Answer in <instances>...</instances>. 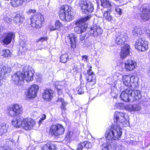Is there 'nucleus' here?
Instances as JSON below:
<instances>
[{"label": "nucleus", "mask_w": 150, "mask_h": 150, "mask_svg": "<svg viewBox=\"0 0 150 150\" xmlns=\"http://www.w3.org/2000/svg\"><path fill=\"white\" fill-rule=\"evenodd\" d=\"M120 125L116 123L112 125L106 132L105 137L106 139L109 141L117 140L119 139L122 134V129Z\"/></svg>", "instance_id": "nucleus-2"}, {"label": "nucleus", "mask_w": 150, "mask_h": 150, "mask_svg": "<svg viewBox=\"0 0 150 150\" xmlns=\"http://www.w3.org/2000/svg\"><path fill=\"white\" fill-rule=\"evenodd\" d=\"M1 31H2V30H1V27H0V34L1 33Z\"/></svg>", "instance_id": "nucleus-61"}, {"label": "nucleus", "mask_w": 150, "mask_h": 150, "mask_svg": "<svg viewBox=\"0 0 150 150\" xmlns=\"http://www.w3.org/2000/svg\"><path fill=\"white\" fill-rule=\"evenodd\" d=\"M54 94V92L52 90L47 89L44 91L42 97L44 99L50 100L52 98Z\"/></svg>", "instance_id": "nucleus-20"}, {"label": "nucleus", "mask_w": 150, "mask_h": 150, "mask_svg": "<svg viewBox=\"0 0 150 150\" xmlns=\"http://www.w3.org/2000/svg\"><path fill=\"white\" fill-rule=\"evenodd\" d=\"M127 37L126 34L118 33L115 35V42L118 45H123L126 40Z\"/></svg>", "instance_id": "nucleus-17"}, {"label": "nucleus", "mask_w": 150, "mask_h": 150, "mask_svg": "<svg viewBox=\"0 0 150 150\" xmlns=\"http://www.w3.org/2000/svg\"><path fill=\"white\" fill-rule=\"evenodd\" d=\"M65 83V82L64 81H62V82H60L59 84L60 85H62V86H63V84H64Z\"/></svg>", "instance_id": "nucleus-60"}, {"label": "nucleus", "mask_w": 150, "mask_h": 150, "mask_svg": "<svg viewBox=\"0 0 150 150\" xmlns=\"http://www.w3.org/2000/svg\"><path fill=\"white\" fill-rule=\"evenodd\" d=\"M47 38L46 37H42L38 39L37 40V42H42L44 41H46L47 40Z\"/></svg>", "instance_id": "nucleus-46"}, {"label": "nucleus", "mask_w": 150, "mask_h": 150, "mask_svg": "<svg viewBox=\"0 0 150 150\" xmlns=\"http://www.w3.org/2000/svg\"><path fill=\"white\" fill-rule=\"evenodd\" d=\"M102 32V30L99 26L94 25L90 29L88 33H86L85 36L81 35H80L79 39L81 41H82L84 40L85 37L88 38L89 34L90 35L96 36L101 34Z\"/></svg>", "instance_id": "nucleus-7"}, {"label": "nucleus", "mask_w": 150, "mask_h": 150, "mask_svg": "<svg viewBox=\"0 0 150 150\" xmlns=\"http://www.w3.org/2000/svg\"><path fill=\"white\" fill-rule=\"evenodd\" d=\"M29 68L28 66H26L23 68V71L24 73V74L20 71L17 72L13 74L12 77V80L15 84H21L24 78L27 82L33 80L34 71L30 67L29 68Z\"/></svg>", "instance_id": "nucleus-1"}, {"label": "nucleus", "mask_w": 150, "mask_h": 150, "mask_svg": "<svg viewBox=\"0 0 150 150\" xmlns=\"http://www.w3.org/2000/svg\"><path fill=\"white\" fill-rule=\"evenodd\" d=\"M60 18L62 21H70L73 19V16L71 15V9L67 5L62 6L59 13Z\"/></svg>", "instance_id": "nucleus-4"}, {"label": "nucleus", "mask_w": 150, "mask_h": 150, "mask_svg": "<svg viewBox=\"0 0 150 150\" xmlns=\"http://www.w3.org/2000/svg\"><path fill=\"white\" fill-rule=\"evenodd\" d=\"M36 12V11L35 10L29 9L27 11L26 13L28 14H30L32 13H34Z\"/></svg>", "instance_id": "nucleus-51"}, {"label": "nucleus", "mask_w": 150, "mask_h": 150, "mask_svg": "<svg viewBox=\"0 0 150 150\" xmlns=\"http://www.w3.org/2000/svg\"><path fill=\"white\" fill-rule=\"evenodd\" d=\"M73 132L71 131H69L67 132L66 135V138L68 139H70L72 136Z\"/></svg>", "instance_id": "nucleus-49"}, {"label": "nucleus", "mask_w": 150, "mask_h": 150, "mask_svg": "<svg viewBox=\"0 0 150 150\" xmlns=\"http://www.w3.org/2000/svg\"><path fill=\"white\" fill-rule=\"evenodd\" d=\"M56 145L52 143H48L44 144L41 148V150H55Z\"/></svg>", "instance_id": "nucleus-24"}, {"label": "nucleus", "mask_w": 150, "mask_h": 150, "mask_svg": "<svg viewBox=\"0 0 150 150\" xmlns=\"http://www.w3.org/2000/svg\"><path fill=\"white\" fill-rule=\"evenodd\" d=\"M123 104L121 103H117L115 104V107L117 109H120L123 108Z\"/></svg>", "instance_id": "nucleus-47"}, {"label": "nucleus", "mask_w": 150, "mask_h": 150, "mask_svg": "<svg viewBox=\"0 0 150 150\" xmlns=\"http://www.w3.org/2000/svg\"><path fill=\"white\" fill-rule=\"evenodd\" d=\"M0 54L4 57H9L11 56V53L8 50H4L0 53Z\"/></svg>", "instance_id": "nucleus-34"}, {"label": "nucleus", "mask_w": 150, "mask_h": 150, "mask_svg": "<svg viewBox=\"0 0 150 150\" xmlns=\"http://www.w3.org/2000/svg\"><path fill=\"white\" fill-rule=\"evenodd\" d=\"M6 149V150H12V149H11L9 148Z\"/></svg>", "instance_id": "nucleus-62"}, {"label": "nucleus", "mask_w": 150, "mask_h": 150, "mask_svg": "<svg viewBox=\"0 0 150 150\" xmlns=\"http://www.w3.org/2000/svg\"><path fill=\"white\" fill-rule=\"evenodd\" d=\"M68 56L67 54H64L62 55L60 57V61L61 62L66 63L68 59Z\"/></svg>", "instance_id": "nucleus-39"}, {"label": "nucleus", "mask_w": 150, "mask_h": 150, "mask_svg": "<svg viewBox=\"0 0 150 150\" xmlns=\"http://www.w3.org/2000/svg\"><path fill=\"white\" fill-rule=\"evenodd\" d=\"M22 118L19 117L14 118L11 121L12 125L14 127L19 128L22 127Z\"/></svg>", "instance_id": "nucleus-25"}, {"label": "nucleus", "mask_w": 150, "mask_h": 150, "mask_svg": "<svg viewBox=\"0 0 150 150\" xmlns=\"http://www.w3.org/2000/svg\"><path fill=\"white\" fill-rule=\"evenodd\" d=\"M92 67L90 66L89 69L87 70V73L85 75V78L90 84L93 85L96 82V76L93 72L91 71Z\"/></svg>", "instance_id": "nucleus-14"}, {"label": "nucleus", "mask_w": 150, "mask_h": 150, "mask_svg": "<svg viewBox=\"0 0 150 150\" xmlns=\"http://www.w3.org/2000/svg\"><path fill=\"white\" fill-rule=\"evenodd\" d=\"M24 0H10V3L12 7H16L22 4Z\"/></svg>", "instance_id": "nucleus-29"}, {"label": "nucleus", "mask_w": 150, "mask_h": 150, "mask_svg": "<svg viewBox=\"0 0 150 150\" xmlns=\"http://www.w3.org/2000/svg\"><path fill=\"white\" fill-rule=\"evenodd\" d=\"M115 11L119 14L120 15L121 14L122 11L121 9L119 8H116L115 9Z\"/></svg>", "instance_id": "nucleus-52"}, {"label": "nucleus", "mask_w": 150, "mask_h": 150, "mask_svg": "<svg viewBox=\"0 0 150 150\" xmlns=\"http://www.w3.org/2000/svg\"><path fill=\"white\" fill-rule=\"evenodd\" d=\"M111 12L110 10L109 9L105 11L103 13V18L109 21H110L112 23L114 22L115 21L112 19V17L110 14Z\"/></svg>", "instance_id": "nucleus-26"}, {"label": "nucleus", "mask_w": 150, "mask_h": 150, "mask_svg": "<svg viewBox=\"0 0 150 150\" xmlns=\"http://www.w3.org/2000/svg\"><path fill=\"white\" fill-rule=\"evenodd\" d=\"M125 114L122 112H115L114 115V121L115 122H119L123 125L126 127L129 125V120L125 117Z\"/></svg>", "instance_id": "nucleus-10"}, {"label": "nucleus", "mask_w": 150, "mask_h": 150, "mask_svg": "<svg viewBox=\"0 0 150 150\" xmlns=\"http://www.w3.org/2000/svg\"><path fill=\"white\" fill-rule=\"evenodd\" d=\"M82 59L84 61H86L87 59L88 56L87 55H84L82 56Z\"/></svg>", "instance_id": "nucleus-54"}, {"label": "nucleus", "mask_w": 150, "mask_h": 150, "mask_svg": "<svg viewBox=\"0 0 150 150\" xmlns=\"http://www.w3.org/2000/svg\"><path fill=\"white\" fill-rule=\"evenodd\" d=\"M73 70L75 72H77L79 71V68L76 64H74L73 67Z\"/></svg>", "instance_id": "nucleus-50"}, {"label": "nucleus", "mask_w": 150, "mask_h": 150, "mask_svg": "<svg viewBox=\"0 0 150 150\" xmlns=\"http://www.w3.org/2000/svg\"><path fill=\"white\" fill-rule=\"evenodd\" d=\"M13 20L16 23L20 24L23 21L24 17L23 16L21 15L20 14H17L16 15L15 17L14 18Z\"/></svg>", "instance_id": "nucleus-30"}, {"label": "nucleus", "mask_w": 150, "mask_h": 150, "mask_svg": "<svg viewBox=\"0 0 150 150\" xmlns=\"http://www.w3.org/2000/svg\"><path fill=\"white\" fill-rule=\"evenodd\" d=\"M91 17L90 15L86 17L77 20L76 22V26L74 28V30L78 34H81L85 32L88 27L87 24L86 22Z\"/></svg>", "instance_id": "nucleus-3"}, {"label": "nucleus", "mask_w": 150, "mask_h": 150, "mask_svg": "<svg viewBox=\"0 0 150 150\" xmlns=\"http://www.w3.org/2000/svg\"><path fill=\"white\" fill-rule=\"evenodd\" d=\"M8 113L11 117H14L21 114L23 111L22 106L17 104H14L8 108Z\"/></svg>", "instance_id": "nucleus-8"}, {"label": "nucleus", "mask_w": 150, "mask_h": 150, "mask_svg": "<svg viewBox=\"0 0 150 150\" xmlns=\"http://www.w3.org/2000/svg\"><path fill=\"white\" fill-rule=\"evenodd\" d=\"M4 21L6 23H11L12 21V18L10 15L6 14L4 18Z\"/></svg>", "instance_id": "nucleus-36"}, {"label": "nucleus", "mask_w": 150, "mask_h": 150, "mask_svg": "<svg viewBox=\"0 0 150 150\" xmlns=\"http://www.w3.org/2000/svg\"><path fill=\"white\" fill-rule=\"evenodd\" d=\"M85 88V86L83 84H80V86L77 88L78 94H81L83 93Z\"/></svg>", "instance_id": "nucleus-37"}, {"label": "nucleus", "mask_w": 150, "mask_h": 150, "mask_svg": "<svg viewBox=\"0 0 150 150\" xmlns=\"http://www.w3.org/2000/svg\"><path fill=\"white\" fill-rule=\"evenodd\" d=\"M57 91L58 92V93H59V94H61L62 92V90L59 89H57Z\"/></svg>", "instance_id": "nucleus-58"}, {"label": "nucleus", "mask_w": 150, "mask_h": 150, "mask_svg": "<svg viewBox=\"0 0 150 150\" xmlns=\"http://www.w3.org/2000/svg\"><path fill=\"white\" fill-rule=\"evenodd\" d=\"M131 89L128 88L123 91L120 95V97L122 100L125 102H129L131 100L130 96Z\"/></svg>", "instance_id": "nucleus-18"}, {"label": "nucleus", "mask_w": 150, "mask_h": 150, "mask_svg": "<svg viewBox=\"0 0 150 150\" xmlns=\"http://www.w3.org/2000/svg\"><path fill=\"white\" fill-rule=\"evenodd\" d=\"M142 30L138 26H135L132 30V34L135 36H137L141 34Z\"/></svg>", "instance_id": "nucleus-32"}, {"label": "nucleus", "mask_w": 150, "mask_h": 150, "mask_svg": "<svg viewBox=\"0 0 150 150\" xmlns=\"http://www.w3.org/2000/svg\"><path fill=\"white\" fill-rule=\"evenodd\" d=\"M67 39L70 42L71 47L73 48H75L76 42L75 35L73 34H71L67 36Z\"/></svg>", "instance_id": "nucleus-27"}, {"label": "nucleus", "mask_w": 150, "mask_h": 150, "mask_svg": "<svg viewBox=\"0 0 150 150\" xmlns=\"http://www.w3.org/2000/svg\"><path fill=\"white\" fill-rule=\"evenodd\" d=\"M68 1H71L72 0H67Z\"/></svg>", "instance_id": "nucleus-64"}, {"label": "nucleus", "mask_w": 150, "mask_h": 150, "mask_svg": "<svg viewBox=\"0 0 150 150\" xmlns=\"http://www.w3.org/2000/svg\"><path fill=\"white\" fill-rule=\"evenodd\" d=\"M83 148H84V146L83 145V142L81 143L78 145L77 146V150H82Z\"/></svg>", "instance_id": "nucleus-48"}, {"label": "nucleus", "mask_w": 150, "mask_h": 150, "mask_svg": "<svg viewBox=\"0 0 150 150\" xmlns=\"http://www.w3.org/2000/svg\"><path fill=\"white\" fill-rule=\"evenodd\" d=\"M0 68L3 71L2 74L4 76L6 74L10 73L11 71V68L7 65L1 66Z\"/></svg>", "instance_id": "nucleus-31"}, {"label": "nucleus", "mask_w": 150, "mask_h": 150, "mask_svg": "<svg viewBox=\"0 0 150 150\" xmlns=\"http://www.w3.org/2000/svg\"><path fill=\"white\" fill-rule=\"evenodd\" d=\"M125 108L130 112L139 111L141 109V106L138 104L128 105L126 106Z\"/></svg>", "instance_id": "nucleus-23"}, {"label": "nucleus", "mask_w": 150, "mask_h": 150, "mask_svg": "<svg viewBox=\"0 0 150 150\" xmlns=\"http://www.w3.org/2000/svg\"><path fill=\"white\" fill-rule=\"evenodd\" d=\"M147 73L148 76L150 77V66L147 69Z\"/></svg>", "instance_id": "nucleus-55"}, {"label": "nucleus", "mask_w": 150, "mask_h": 150, "mask_svg": "<svg viewBox=\"0 0 150 150\" xmlns=\"http://www.w3.org/2000/svg\"><path fill=\"white\" fill-rule=\"evenodd\" d=\"M20 45L22 47H25L26 43L25 40L20 39Z\"/></svg>", "instance_id": "nucleus-43"}, {"label": "nucleus", "mask_w": 150, "mask_h": 150, "mask_svg": "<svg viewBox=\"0 0 150 150\" xmlns=\"http://www.w3.org/2000/svg\"><path fill=\"white\" fill-rule=\"evenodd\" d=\"M141 18L143 21H149L150 19V14H141Z\"/></svg>", "instance_id": "nucleus-40"}, {"label": "nucleus", "mask_w": 150, "mask_h": 150, "mask_svg": "<svg viewBox=\"0 0 150 150\" xmlns=\"http://www.w3.org/2000/svg\"><path fill=\"white\" fill-rule=\"evenodd\" d=\"M0 150H6V149L4 147H0Z\"/></svg>", "instance_id": "nucleus-59"}, {"label": "nucleus", "mask_w": 150, "mask_h": 150, "mask_svg": "<svg viewBox=\"0 0 150 150\" xmlns=\"http://www.w3.org/2000/svg\"><path fill=\"white\" fill-rule=\"evenodd\" d=\"M131 91L130 96L133 101L142 98V96L139 90H135L132 91L131 89Z\"/></svg>", "instance_id": "nucleus-22"}, {"label": "nucleus", "mask_w": 150, "mask_h": 150, "mask_svg": "<svg viewBox=\"0 0 150 150\" xmlns=\"http://www.w3.org/2000/svg\"><path fill=\"white\" fill-rule=\"evenodd\" d=\"M61 150H66V149H62Z\"/></svg>", "instance_id": "nucleus-63"}, {"label": "nucleus", "mask_w": 150, "mask_h": 150, "mask_svg": "<svg viewBox=\"0 0 150 150\" xmlns=\"http://www.w3.org/2000/svg\"><path fill=\"white\" fill-rule=\"evenodd\" d=\"M15 37V34L12 32H8L5 34L1 38L2 42L5 45H7L10 44L12 39Z\"/></svg>", "instance_id": "nucleus-16"}, {"label": "nucleus", "mask_w": 150, "mask_h": 150, "mask_svg": "<svg viewBox=\"0 0 150 150\" xmlns=\"http://www.w3.org/2000/svg\"><path fill=\"white\" fill-rule=\"evenodd\" d=\"M22 127L25 130L31 129L35 124V122L30 118H22Z\"/></svg>", "instance_id": "nucleus-15"}, {"label": "nucleus", "mask_w": 150, "mask_h": 150, "mask_svg": "<svg viewBox=\"0 0 150 150\" xmlns=\"http://www.w3.org/2000/svg\"><path fill=\"white\" fill-rule=\"evenodd\" d=\"M49 28L50 30V31L54 30L57 29L56 28L54 27V26L50 25L49 26Z\"/></svg>", "instance_id": "nucleus-53"}, {"label": "nucleus", "mask_w": 150, "mask_h": 150, "mask_svg": "<svg viewBox=\"0 0 150 150\" xmlns=\"http://www.w3.org/2000/svg\"><path fill=\"white\" fill-rule=\"evenodd\" d=\"M8 127V125L6 123H2L0 125V136L3 135L7 132Z\"/></svg>", "instance_id": "nucleus-28"}, {"label": "nucleus", "mask_w": 150, "mask_h": 150, "mask_svg": "<svg viewBox=\"0 0 150 150\" xmlns=\"http://www.w3.org/2000/svg\"><path fill=\"white\" fill-rule=\"evenodd\" d=\"M137 67L136 62L132 60L129 59L125 62V69L127 71H131Z\"/></svg>", "instance_id": "nucleus-19"}, {"label": "nucleus", "mask_w": 150, "mask_h": 150, "mask_svg": "<svg viewBox=\"0 0 150 150\" xmlns=\"http://www.w3.org/2000/svg\"><path fill=\"white\" fill-rule=\"evenodd\" d=\"M146 33L147 35L149 37V38H150V31L147 30H146Z\"/></svg>", "instance_id": "nucleus-57"}, {"label": "nucleus", "mask_w": 150, "mask_h": 150, "mask_svg": "<svg viewBox=\"0 0 150 150\" xmlns=\"http://www.w3.org/2000/svg\"><path fill=\"white\" fill-rule=\"evenodd\" d=\"M46 115L45 114H42L41 116V117L40 120L38 123L39 125L41 124L42 122L43 121L46 119Z\"/></svg>", "instance_id": "nucleus-44"}, {"label": "nucleus", "mask_w": 150, "mask_h": 150, "mask_svg": "<svg viewBox=\"0 0 150 150\" xmlns=\"http://www.w3.org/2000/svg\"><path fill=\"white\" fill-rule=\"evenodd\" d=\"M22 51L23 52H24V53L26 52L27 50V48L25 47H22Z\"/></svg>", "instance_id": "nucleus-56"}, {"label": "nucleus", "mask_w": 150, "mask_h": 150, "mask_svg": "<svg viewBox=\"0 0 150 150\" xmlns=\"http://www.w3.org/2000/svg\"><path fill=\"white\" fill-rule=\"evenodd\" d=\"M129 54V46L128 44L125 45L121 49L120 52L121 58L124 59Z\"/></svg>", "instance_id": "nucleus-21"}, {"label": "nucleus", "mask_w": 150, "mask_h": 150, "mask_svg": "<svg viewBox=\"0 0 150 150\" xmlns=\"http://www.w3.org/2000/svg\"><path fill=\"white\" fill-rule=\"evenodd\" d=\"M83 145L84 148L87 149L91 148L92 146V144L91 143L88 141H85L83 142Z\"/></svg>", "instance_id": "nucleus-41"}, {"label": "nucleus", "mask_w": 150, "mask_h": 150, "mask_svg": "<svg viewBox=\"0 0 150 150\" xmlns=\"http://www.w3.org/2000/svg\"><path fill=\"white\" fill-rule=\"evenodd\" d=\"M148 42L144 38H139L136 41L135 47L139 51H145L148 49Z\"/></svg>", "instance_id": "nucleus-11"}, {"label": "nucleus", "mask_w": 150, "mask_h": 150, "mask_svg": "<svg viewBox=\"0 0 150 150\" xmlns=\"http://www.w3.org/2000/svg\"><path fill=\"white\" fill-rule=\"evenodd\" d=\"M57 101L61 102V109L62 110H65L66 109L65 107L67 104V103L64 102L63 100L61 98H58Z\"/></svg>", "instance_id": "nucleus-38"}, {"label": "nucleus", "mask_w": 150, "mask_h": 150, "mask_svg": "<svg viewBox=\"0 0 150 150\" xmlns=\"http://www.w3.org/2000/svg\"><path fill=\"white\" fill-rule=\"evenodd\" d=\"M55 26L57 29H58L63 26V25L60 22L59 20H57L56 21L55 23Z\"/></svg>", "instance_id": "nucleus-42"}, {"label": "nucleus", "mask_w": 150, "mask_h": 150, "mask_svg": "<svg viewBox=\"0 0 150 150\" xmlns=\"http://www.w3.org/2000/svg\"><path fill=\"white\" fill-rule=\"evenodd\" d=\"M133 81L131 80L130 76L129 75H124L123 76L122 80L124 85L129 88H135L136 87L137 82L135 81L134 79H135L134 77L132 78Z\"/></svg>", "instance_id": "nucleus-13"}, {"label": "nucleus", "mask_w": 150, "mask_h": 150, "mask_svg": "<svg viewBox=\"0 0 150 150\" xmlns=\"http://www.w3.org/2000/svg\"><path fill=\"white\" fill-rule=\"evenodd\" d=\"M79 5L82 12L85 13H91L94 10L93 5L88 0H81L79 2Z\"/></svg>", "instance_id": "nucleus-6"}, {"label": "nucleus", "mask_w": 150, "mask_h": 150, "mask_svg": "<svg viewBox=\"0 0 150 150\" xmlns=\"http://www.w3.org/2000/svg\"><path fill=\"white\" fill-rule=\"evenodd\" d=\"M43 20V16L40 13H37L31 16L30 18L31 25L33 28L39 29L42 27Z\"/></svg>", "instance_id": "nucleus-5"}, {"label": "nucleus", "mask_w": 150, "mask_h": 150, "mask_svg": "<svg viewBox=\"0 0 150 150\" xmlns=\"http://www.w3.org/2000/svg\"><path fill=\"white\" fill-rule=\"evenodd\" d=\"M101 2V5L104 8H110L112 5L109 0H100Z\"/></svg>", "instance_id": "nucleus-33"}, {"label": "nucleus", "mask_w": 150, "mask_h": 150, "mask_svg": "<svg viewBox=\"0 0 150 150\" xmlns=\"http://www.w3.org/2000/svg\"><path fill=\"white\" fill-rule=\"evenodd\" d=\"M150 14V9L148 7L143 8L140 14Z\"/></svg>", "instance_id": "nucleus-35"}, {"label": "nucleus", "mask_w": 150, "mask_h": 150, "mask_svg": "<svg viewBox=\"0 0 150 150\" xmlns=\"http://www.w3.org/2000/svg\"><path fill=\"white\" fill-rule=\"evenodd\" d=\"M64 131V129L63 126L57 124L52 125L50 128L49 134L54 136H58L63 134Z\"/></svg>", "instance_id": "nucleus-9"}, {"label": "nucleus", "mask_w": 150, "mask_h": 150, "mask_svg": "<svg viewBox=\"0 0 150 150\" xmlns=\"http://www.w3.org/2000/svg\"><path fill=\"white\" fill-rule=\"evenodd\" d=\"M109 144H103L102 145V150H109Z\"/></svg>", "instance_id": "nucleus-45"}, {"label": "nucleus", "mask_w": 150, "mask_h": 150, "mask_svg": "<svg viewBox=\"0 0 150 150\" xmlns=\"http://www.w3.org/2000/svg\"><path fill=\"white\" fill-rule=\"evenodd\" d=\"M39 87L35 84L32 85L29 87L26 93H25L27 98H35L38 91Z\"/></svg>", "instance_id": "nucleus-12"}]
</instances>
